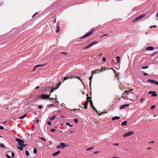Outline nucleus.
Returning <instances> with one entry per match:
<instances>
[{
	"label": "nucleus",
	"instance_id": "62",
	"mask_svg": "<svg viewBox=\"0 0 158 158\" xmlns=\"http://www.w3.org/2000/svg\"><path fill=\"white\" fill-rule=\"evenodd\" d=\"M98 152H94V154H96V153H98Z\"/></svg>",
	"mask_w": 158,
	"mask_h": 158
},
{
	"label": "nucleus",
	"instance_id": "60",
	"mask_svg": "<svg viewBox=\"0 0 158 158\" xmlns=\"http://www.w3.org/2000/svg\"><path fill=\"white\" fill-rule=\"evenodd\" d=\"M154 143V141H152L151 142H150V143Z\"/></svg>",
	"mask_w": 158,
	"mask_h": 158
},
{
	"label": "nucleus",
	"instance_id": "41",
	"mask_svg": "<svg viewBox=\"0 0 158 158\" xmlns=\"http://www.w3.org/2000/svg\"><path fill=\"white\" fill-rule=\"evenodd\" d=\"M4 129V128L3 126H0V129L3 130V129Z\"/></svg>",
	"mask_w": 158,
	"mask_h": 158
},
{
	"label": "nucleus",
	"instance_id": "1",
	"mask_svg": "<svg viewBox=\"0 0 158 158\" xmlns=\"http://www.w3.org/2000/svg\"><path fill=\"white\" fill-rule=\"evenodd\" d=\"M129 89V88H128ZM133 90L132 89H128V90H126L124 91V93H127V99H128L132 100L133 99L137 98V96H136L134 93L132 92H130Z\"/></svg>",
	"mask_w": 158,
	"mask_h": 158
},
{
	"label": "nucleus",
	"instance_id": "14",
	"mask_svg": "<svg viewBox=\"0 0 158 158\" xmlns=\"http://www.w3.org/2000/svg\"><path fill=\"white\" fill-rule=\"evenodd\" d=\"M116 60L117 61L116 63L117 64L120 63V57L119 56H117V57H116Z\"/></svg>",
	"mask_w": 158,
	"mask_h": 158
},
{
	"label": "nucleus",
	"instance_id": "22",
	"mask_svg": "<svg viewBox=\"0 0 158 158\" xmlns=\"http://www.w3.org/2000/svg\"><path fill=\"white\" fill-rule=\"evenodd\" d=\"M119 88L123 90V89L124 88V87L122 85V84H121L119 85Z\"/></svg>",
	"mask_w": 158,
	"mask_h": 158
},
{
	"label": "nucleus",
	"instance_id": "32",
	"mask_svg": "<svg viewBox=\"0 0 158 158\" xmlns=\"http://www.w3.org/2000/svg\"><path fill=\"white\" fill-rule=\"evenodd\" d=\"M26 155H27V156H29V153L28 151L27 150L26 151Z\"/></svg>",
	"mask_w": 158,
	"mask_h": 158
},
{
	"label": "nucleus",
	"instance_id": "58",
	"mask_svg": "<svg viewBox=\"0 0 158 158\" xmlns=\"http://www.w3.org/2000/svg\"><path fill=\"white\" fill-rule=\"evenodd\" d=\"M156 17L157 18H158V13H157L156 15Z\"/></svg>",
	"mask_w": 158,
	"mask_h": 158
},
{
	"label": "nucleus",
	"instance_id": "25",
	"mask_svg": "<svg viewBox=\"0 0 158 158\" xmlns=\"http://www.w3.org/2000/svg\"><path fill=\"white\" fill-rule=\"evenodd\" d=\"M127 93H123L122 94V95L124 97V98H126L127 99V97H126V96H127Z\"/></svg>",
	"mask_w": 158,
	"mask_h": 158
},
{
	"label": "nucleus",
	"instance_id": "54",
	"mask_svg": "<svg viewBox=\"0 0 158 158\" xmlns=\"http://www.w3.org/2000/svg\"><path fill=\"white\" fill-rule=\"evenodd\" d=\"M155 84L156 85H158V82H157L156 81H155Z\"/></svg>",
	"mask_w": 158,
	"mask_h": 158
},
{
	"label": "nucleus",
	"instance_id": "27",
	"mask_svg": "<svg viewBox=\"0 0 158 158\" xmlns=\"http://www.w3.org/2000/svg\"><path fill=\"white\" fill-rule=\"evenodd\" d=\"M37 149L35 148H34V153L35 154H36L37 153Z\"/></svg>",
	"mask_w": 158,
	"mask_h": 158
},
{
	"label": "nucleus",
	"instance_id": "11",
	"mask_svg": "<svg viewBox=\"0 0 158 158\" xmlns=\"http://www.w3.org/2000/svg\"><path fill=\"white\" fill-rule=\"evenodd\" d=\"M129 106V104H125L123 105H122L120 106V109H122L125 108V107L126 106Z\"/></svg>",
	"mask_w": 158,
	"mask_h": 158
},
{
	"label": "nucleus",
	"instance_id": "51",
	"mask_svg": "<svg viewBox=\"0 0 158 158\" xmlns=\"http://www.w3.org/2000/svg\"><path fill=\"white\" fill-rule=\"evenodd\" d=\"M90 102H91V106H92V107H93V106H94L93 105V104L92 103V101H90Z\"/></svg>",
	"mask_w": 158,
	"mask_h": 158
},
{
	"label": "nucleus",
	"instance_id": "31",
	"mask_svg": "<svg viewBox=\"0 0 158 158\" xmlns=\"http://www.w3.org/2000/svg\"><path fill=\"white\" fill-rule=\"evenodd\" d=\"M73 120L76 123H77L78 122V119L77 118L74 119Z\"/></svg>",
	"mask_w": 158,
	"mask_h": 158
},
{
	"label": "nucleus",
	"instance_id": "29",
	"mask_svg": "<svg viewBox=\"0 0 158 158\" xmlns=\"http://www.w3.org/2000/svg\"><path fill=\"white\" fill-rule=\"evenodd\" d=\"M97 112L98 113L99 115H100L102 113H104L102 112V113H101L100 111H99L98 112V111H97Z\"/></svg>",
	"mask_w": 158,
	"mask_h": 158
},
{
	"label": "nucleus",
	"instance_id": "20",
	"mask_svg": "<svg viewBox=\"0 0 158 158\" xmlns=\"http://www.w3.org/2000/svg\"><path fill=\"white\" fill-rule=\"evenodd\" d=\"M88 104V102L87 101H86L85 102L84 108L85 109L87 108V106Z\"/></svg>",
	"mask_w": 158,
	"mask_h": 158
},
{
	"label": "nucleus",
	"instance_id": "56",
	"mask_svg": "<svg viewBox=\"0 0 158 158\" xmlns=\"http://www.w3.org/2000/svg\"><path fill=\"white\" fill-rule=\"evenodd\" d=\"M151 149V147H148L147 148V150H150Z\"/></svg>",
	"mask_w": 158,
	"mask_h": 158
},
{
	"label": "nucleus",
	"instance_id": "55",
	"mask_svg": "<svg viewBox=\"0 0 158 158\" xmlns=\"http://www.w3.org/2000/svg\"><path fill=\"white\" fill-rule=\"evenodd\" d=\"M42 106H39L38 107L40 109H41V108H42Z\"/></svg>",
	"mask_w": 158,
	"mask_h": 158
},
{
	"label": "nucleus",
	"instance_id": "49",
	"mask_svg": "<svg viewBox=\"0 0 158 158\" xmlns=\"http://www.w3.org/2000/svg\"><path fill=\"white\" fill-rule=\"evenodd\" d=\"M143 74L145 76H147L148 75V74L147 73H143Z\"/></svg>",
	"mask_w": 158,
	"mask_h": 158
},
{
	"label": "nucleus",
	"instance_id": "18",
	"mask_svg": "<svg viewBox=\"0 0 158 158\" xmlns=\"http://www.w3.org/2000/svg\"><path fill=\"white\" fill-rule=\"evenodd\" d=\"M73 77L71 76V77H64V80L62 82H61V83H63L64 80H66L68 79L69 78H71V77Z\"/></svg>",
	"mask_w": 158,
	"mask_h": 158
},
{
	"label": "nucleus",
	"instance_id": "48",
	"mask_svg": "<svg viewBox=\"0 0 158 158\" xmlns=\"http://www.w3.org/2000/svg\"><path fill=\"white\" fill-rule=\"evenodd\" d=\"M38 14L37 12L35 14H34L32 16V17H34L36 15Z\"/></svg>",
	"mask_w": 158,
	"mask_h": 158
},
{
	"label": "nucleus",
	"instance_id": "52",
	"mask_svg": "<svg viewBox=\"0 0 158 158\" xmlns=\"http://www.w3.org/2000/svg\"><path fill=\"white\" fill-rule=\"evenodd\" d=\"M54 106V105L53 104H51L49 105V106Z\"/></svg>",
	"mask_w": 158,
	"mask_h": 158
},
{
	"label": "nucleus",
	"instance_id": "15",
	"mask_svg": "<svg viewBox=\"0 0 158 158\" xmlns=\"http://www.w3.org/2000/svg\"><path fill=\"white\" fill-rule=\"evenodd\" d=\"M154 49V48L152 46H149L146 48V50L152 51Z\"/></svg>",
	"mask_w": 158,
	"mask_h": 158
},
{
	"label": "nucleus",
	"instance_id": "12",
	"mask_svg": "<svg viewBox=\"0 0 158 158\" xmlns=\"http://www.w3.org/2000/svg\"><path fill=\"white\" fill-rule=\"evenodd\" d=\"M44 65V64H40L36 65L34 66V67L33 69V71H35V70L37 68V67L43 66Z\"/></svg>",
	"mask_w": 158,
	"mask_h": 158
},
{
	"label": "nucleus",
	"instance_id": "35",
	"mask_svg": "<svg viewBox=\"0 0 158 158\" xmlns=\"http://www.w3.org/2000/svg\"><path fill=\"white\" fill-rule=\"evenodd\" d=\"M56 131V129H52L50 130V131L51 132H53L55 131Z\"/></svg>",
	"mask_w": 158,
	"mask_h": 158
},
{
	"label": "nucleus",
	"instance_id": "50",
	"mask_svg": "<svg viewBox=\"0 0 158 158\" xmlns=\"http://www.w3.org/2000/svg\"><path fill=\"white\" fill-rule=\"evenodd\" d=\"M156 53H157V52H153L152 55L153 56V55H154V54H156Z\"/></svg>",
	"mask_w": 158,
	"mask_h": 158
},
{
	"label": "nucleus",
	"instance_id": "64",
	"mask_svg": "<svg viewBox=\"0 0 158 158\" xmlns=\"http://www.w3.org/2000/svg\"><path fill=\"white\" fill-rule=\"evenodd\" d=\"M75 77H76L78 79H79V77H77V76H76Z\"/></svg>",
	"mask_w": 158,
	"mask_h": 158
},
{
	"label": "nucleus",
	"instance_id": "44",
	"mask_svg": "<svg viewBox=\"0 0 158 158\" xmlns=\"http://www.w3.org/2000/svg\"><path fill=\"white\" fill-rule=\"evenodd\" d=\"M102 60L103 61H106V58L104 57L102 58Z\"/></svg>",
	"mask_w": 158,
	"mask_h": 158
},
{
	"label": "nucleus",
	"instance_id": "59",
	"mask_svg": "<svg viewBox=\"0 0 158 158\" xmlns=\"http://www.w3.org/2000/svg\"><path fill=\"white\" fill-rule=\"evenodd\" d=\"M144 100L143 98L142 99L140 100V102H142Z\"/></svg>",
	"mask_w": 158,
	"mask_h": 158
},
{
	"label": "nucleus",
	"instance_id": "43",
	"mask_svg": "<svg viewBox=\"0 0 158 158\" xmlns=\"http://www.w3.org/2000/svg\"><path fill=\"white\" fill-rule=\"evenodd\" d=\"M148 66H144V67H142V69H147V68H148Z\"/></svg>",
	"mask_w": 158,
	"mask_h": 158
},
{
	"label": "nucleus",
	"instance_id": "61",
	"mask_svg": "<svg viewBox=\"0 0 158 158\" xmlns=\"http://www.w3.org/2000/svg\"><path fill=\"white\" fill-rule=\"evenodd\" d=\"M39 88V86H37L36 87V89H38Z\"/></svg>",
	"mask_w": 158,
	"mask_h": 158
},
{
	"label": "nucleus",
	"instance_id": "39",
	"mask_svg": "<svg viewBox=\"0 0 158 158\" xmlns=\"http://www.w3.org/2000/svg\"><path fill=\"white\" fill-rule=\"evenodd\" d=\"M11 156L12 157L15 156V153L14 152H12L11 153Z\"/></svg>",
	"mask_w": 158,
	"mask_h": 158
},
{
	"label": "nucleus",
	"instance_id": "3",
	"mask_svg": "<svg viewBox=\"0 0 158 158\" xmlns=\"http://www.w3.org/2000/svg\"><path fill=\"white\" fill-rule=\"evenodd\" d=\"M103 68L102 67L101 69H96L95 70H93L92 72V76L90 77L89 80H90V81L89 82V86L90 88H91V79L93 77V75L95 73H100L102 71H103L102 70L103 69Z\"/></svg>",
	"mask_w": 158,
	"mask_h": 158
},
{
	"label": "nucleus",
	"instance_id": "8",
	"mask_svg": "<svg viewBox=\"0 0 158 158\" xmlns=\"http://www.w3.org/2000/svg\"><path fill=\"white\" fill-rule=\"evenodd\" d=\"M145 15H141L140 16H139L137 18H136V19H135L133 21L134 22H135L137 21L138 20L142 18L145 17Z\"/></svg>",
	"mask_w": 158,
	"mask_h": 158
},
{
	"label": "nucleus",
	"instance_id": "13",
	"mask_svg": "<svg viewBox=\"0 0 158 158\" xmlns=\"http://www.w3.org/2000/svg\"><path fill=\"white\" fill-rule=\"evenodd\" d=\"M60 153V151H58L57 152H55L53 153L52 154V156H56L58 155H59Z\"/></svg>",
	"mask_w": 158,
	"mask_h": 158
},
{
	"label": "nucleus",
	"instance_id": "57",
	"mask_svg": "<svg viewBox=\"0 0 158 158\" xmlns=\"http://www.w3.org/2000/svg\"><path fill=\"white\" fill-rule=\"evenodd\" d=\"M107 35H107V34H106L104 35H102V37H103V36H106Z\"/></svg>",
	"mask_w": 158,
	"mask_h": 158
},
{
	"label": "nucleus",
	"instance_id": "23",
	"mask_svg": "<svg viewBox=\"0 0 158 158\" xmlns=\"http://www.w3.org/2000/svg\"><path fill=\"white\" fill-rule=\"evenodd\" d=\"M27 115V114H25L24 115H23L22 116L20 117V118H19L20 119H23L25 117H26Z\"/></svg>",
	"mask_w": 158,
	"mask_h": 158
},
{
	"label": "nucleus",
	"instance_id": "6",
	"mask_svg": "<svg viewBox=\"0 0 158 158\" xmlns=\"http://www.w3.org/2000/svg\"><path fill=\"white\" fill-rule=\"evenodd\" d=\"M98 43V42L97 41H93L90 44H89V45H88V46L86 47L85 48V49H88V48H90V47L93 46L94 45L97 44Z\"/></svg>",
	"mask_w": 158,
	"mask_h": 158
},
{
	"label": "nucleus",
	"instance_id": "21",
	"mask_svg": "<svg viewBox=\"0 0 158 158\" xmlns=\"http://www.w3.org/2000/svg\"><path fill=\"white\" fill-rule=\"evenodd\" d=\"M93 149H94V147H89V148L86 149V150L87 151H89L90 150H92Z\"/></svg>",
	"mask_w": 158,
	"mask_h": 158
},
{
	"label": "nucleus",
	"instance_id": "5",
	"mask_svg": "<svg viewBox=\"0 0 158 158\" xmlns=\"http://www.w3.org/2000/svg\"><path fill=\"white\" fill-rule=\"evenodd\" d=\"M95 29H92L88 33L86 34L85 35L82 36L81 38H80V39H82L84 38H85L86 37H87L89 36V35H90L92 34L94 32Z\"/></svg>",
	"mask_w": 158,
	"mask_h": 158
},
{
	"label": "nucleus",
	"instance_id": "9",
	"mask_svg": "<svg viewBox=\"0 0 158 158\" xmlns=\"http://www.w3.org/2000/svg\"><path fill=\"white\" fill-rule=\"evenodd\" d=\"M148 94H152V96H154V97H156L157 95V93H155V91H150L148 92Z\"/></svg>",
	"mask_w": 158,
	"mask_h": 158
},
{
	"label": "nucleus",
	"instance_id": "30",
	"mask_svg": "<svg viewBox=\"0 0 158 158\" xmlns=\"http://www.w3.org/2000/svg\"><path fill=\"white\" fill-rule=\"evenodd\" d=\"M0 145L2 148H5V147L4 146L5 145L3 143H1V144L0 143Z\"/></svg>",
	"mask_w": 158,
	"mask_h": 158
},
{
	"label": "nucleus",
	"instance_id": "42",
	"mask_svg": "<svg viewBox=\"0 0 158 158\" xmlns=\"http://www.w3.org/2000/svg\"><path fill=\"white\" fill-rule=\"evenodd\" d=\"M47 124L48 125H50L51 124V122L50 121H48L47 122Z\"/></svg>",
	"mask_w": 158,
	"mask_h": 158
},
{
	"label": "nucleus",
	"instance_id": "10",
	"mask_svg": "<svg viewBox=\"0 0 158 158\" xmlns=\"http://www.w3.org/2000/svg\"><path fill=\"white\" fill-rule=\"evenodd\" d=\"M66 145L64 143H61L59 145H58L57 146V148H64L65 146Z\"/></svg>",
	"mask_w": 158,
	"mask_h": 158
},
{
	"label": "nucleus",
	"instance_id": "47",
	"mask_svg": "<svg viewBox=\"0 0 158 158\" xmlns=\"http://www.w3.org/2000/svg\"><path fill=\"white\" fill-rule=\"evenodd\" d=\"M93 108L94 110L96 111V112L97 111V110H96V108L94 106H93Z\"/></svg>",
	"mask_w": 158,
	"mask_h": 158
},
{
	"label": "nucleus",
	"instance_id": "40",
	"mask_svg": "<svg viewBox=\"0 0 158 158\" xmlns=\"http://www.w3.org/2000/svg\"><path fill=\"white\" fill-rule=\"evenodd\" d=\"M6 156L7 158H11V156L8 154H6Z\"/></svg>",
	"mask_w": 158,
	"mask_h": 158
},
{
	"label": "nucleus",
	"instance_id": "7",
	"mask_svg": "<svg viewBox=\"0 0 158 158\" xmlns=\"http://www.w3.org/2000/svg\"><path fill=\"white\" fill-rule=\"evenodd\" d=\"M134 133V132L132 131H129L123 135V136L124 137H127L128 136H130L133 135Z\"/></svg>",
	"mask_w": 158,
	"mask_h": 158
},
{
	"label": "nucleus",
	"instance_id": "2",
	"mask_svg": "<svg viewBox=\"0 0 158 158\" xmlns=\"http://www.w3.org/2000/svg\"><path fill=\"white\" fill-rule=\"evenodd\" d=\"M15 140L18 142L19 145L20 146H18V148L21 151L23 150V148L27 145V144H24V141L20 139L16 138Z\"/></svg>",
	"mask_w": 158,
	"mask_h": 158
},
{
	"label": "nucleus",
	"instance_id": "38",
	"mask_svg": "<svg viewBox=\"0 0 158 158\" xmlns=\"http://www.w3.org/2000/svg\"><path fill=\"white\" fill-rule=\"evenodd\" d=\"M110 69H112L113 70L114 73H115V74L117 72L115 70H114L113 68H110Z\"/></svg>",
	"mask_w": 158,
	"mask_h": 158
},
{
	"label": "nucleus",
	"instance_id": "24",
	"mask_svg": "<svg viewBox=\"0 0 158 158\" xmlns=\"http://www.w3.org/2000/svg\"><path fill=\"white\" fill-rule=\"evenodd\" d=\"M57 29L56 30V31L57 33H58L60 31V29L59 27L58 26H56Z\"/></svg>",
	"mask_w": 158,
	"mask_h": 158
},
{
	"label": "nucleus",
	"instance_id": "4",
	"mask_svg": "<svg viewBox=\"0 0 158 158\" xmlns=\"http://www.w3.org/2000/svg\"><path fill=\"white\" fill-rule=\"evenodd\" d=\"M55 89V88H51V90L50 91V94L49 95H46L44 94H41L40 95V96H39V97H40V98H43L44 99H46V98H49L50 99H54V98H49L50 95L51 94V93H52L54 90Z\"/></svg>",
	"mask_w": 158,
	"mask_h": 158
},
{
	"label": "nucleus",
	"instance_id": "19",
	"mask_svg": "<svg viewBox=\"0 0 158 158\" xmlns=\"http://www.w3.org/2000/svg\"><path fill=\"white\" fill-rule=\"evenodd\" d=\"M155 81H154V80H152V79H148V81L149 82H151V83H154L155 84Z\"/></svg>",
	"mask_w": 158,
	"mask_h": 158
},
{
	"label": "nucleus",
	"instance_id": "17",
	"mask_svg": "<svg viewBox=\"0 0 158 158\" xmlns=\"http://www.w3.org/2000/svg\"><path fill=\"white\" fill-rule=\"evenodd\" d=\"M127 121H125L122 123L121 125L122 126H126L127 124Z\"/></svg>",
	"mask_w": 158,
	"mask_h": 158
},
{
	"label": "nucleus",
	"instance_id": "28",
	"mask_svg": "<svg viewBox=\"0 0 158 158\" xmlns=\"http://www.w3.org/2000/svg\"><path fill=\"white\" fill-rule=\"evenodd\" d=\"M60 85H61V81H60V83L57 85L58 86L57 87H56L55 86V89H57L59 87Z\"/></svg>",
	"mask_w": 158,
	"mask_h": 158
},
{
	"label": "nucleus",
	"instance_id": "26",
	"mask_svg": "<svg viewBox=\"0 0 158 158\" xmlns=\"http://www.w3.org/2000/svg\"><path fill=\"white\" fill-rule=\"evenodd\" d=\"M56 115H54V116H53L52 117V118H51L50 119V121H52V120H53V119H54L55 117H56Z\"/></svg>",
	"mask_w": 158,
	"mask_h": 158
},
{
	"label": "nucleus",
	"instance_id": "33",
	"mask_svg": "<svg viewBox=\"0 0 158 158\" xmlns=\"http://www.w3.org/2000/svg\"><path fill=\"white\" fill-rule=\"evenodd\" d=\"M66 125L69 126L70 127H72L73 126V125H71L69 123H66Z\"/></svg>",
	"mask_w": 158,
	"mask_h": 158
},
{
	"label": "nucleus",
	"instance_id": "16",
	"mask_svg": "<svg viewBox=\"0 0 158 158\" xmlns=\"http://www.w3.org/2000/svg\"><path fill=\"white\" fill-rule=\"evenodd\" d=\"M120 118V117H118V116H115L114 117H113L112 118V121H114V120H115L116 119H118Z\"/></svg>",
	"mask_w": 158,
	"mask_h": 158
},
{
	"label": "nucleus",
	"instance_id": "46",
	"mask_svg": "<svg viewBox=\"0 0 158 158\" xmlns=\"http://www.w3.org/2000/svg\"><path fill=\"white\" fill-rule=\"evenodd\" d=\"M61 54H66V55H67L68 54L65 52H61L60 53Z\"/></svg>",
	"mask_w": 158,
	"mask_h": 158
},
{
	"label": "nucleus",
	"instance_id": "34",
	"mask_svg": "<svg viewBox=\"0 0 158 158\" xmlns=\"http://www.w3.org/2000/svg\"><path fill=\"white\" fill-rule=\"evenodd\" d=\"M115 75L116 77L117 78L118 80H119V78H118V75L116 73L115 74Z\"/></svg>",
	"mask_w": 158,
	"mask_h": 158
},
{
	"label": "nucleus",
	"instance_id": "37",
	"mask_svg": "<svg viewBox=\"0 0 158 158\" xmlns=\"http://www.w3.org/2000/svg\"><path fill=\"white\" fill-rule=\"evenodd\" d=\"M155 105H153L151 107V109H153L155 107Z\"/></svg>",
	"mask_w": 158,
	"mask_h": 158
},
{
	"label": "nucleus",
	"instance_id": "45",
	"mask_svg": "<svg viewBox=\"0 0 158 158\" xmlns=\"http://www.w3.org/2000/svg\"><path fill=\"white\" fill-rule=\"evenodd\" d=\"M154 27V28H156L157 27L156 26H155V25H154V26H151L150 27V28H152V27Z\"/></svg>",
	"mask_w": 158,
	"mask_h": 158
},
{
	"label": "nucleus",
	"instance_id": "53",
	"mask_svg": "<svg viewBox=\"0 0 158 158\" xmlns=\"http://www.w3.org/2000/svg\"><path fill=\"white\" fill-rule=\"evenodd\" d=\"M113 145L114 146H118L119 145V143H116V144H113Z\"/></svg>",
	"mask_w": 158,
	"mask_h": 158
},
{
	"label": "nucleus",
	"instance_id": "36",
	"mask_svg": "<svg viewBox=\"0 0 158 158\" xmlns=\"http://www.w3.org/2000/svg\"><path fill=\"white\" fill-rule=\"evenodd\" d=\"M39 138L41 139H42L44 140V141L45 142L46 141V140L44 139V138H43V137H39Z\"/></svg>",
	"mask_w": 158,
	"mask_h": 158
},
{
	"label": "nucleus",
	"instance_id": "63",
	"mask_svg": "<svg viewBox=\"0 0 158 158\" xmlns=\"http://www.w3.org/2000/svg\"><path fill=\"white\" fill-rule=\"evenodd\" d=\"M56 23V19H55V20H54V21L53 23Z\"/></svg>",
	"mask_w": 158,
	"mask_h": 158
}]
</instances>
